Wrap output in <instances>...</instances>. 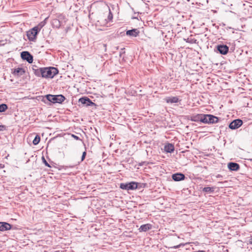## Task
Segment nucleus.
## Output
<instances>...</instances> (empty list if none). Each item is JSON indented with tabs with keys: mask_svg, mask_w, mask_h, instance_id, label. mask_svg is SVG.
Returning <instances> with one entry per match:
<instances>
[{
	"mask_svg": "<svg viewBox=\"0 0 252 252\" xmlns=\"http://www.w3.org/2000/svg\"><path fill=\"white\" fill-rule=\"evenodd\" d=\"M184 245H185L184 244H180L178 245L174 246L172 247L171 248L175 249H178L182 246H184Z\"/></svg>",
	"mask_w": 252,
	"mask_h": 252,
	"instance_id": "obj_25",
	"label": "nucleus"
},
{
	"mask_svg": "<svg viewBox=\"0 0 252 252\" xmlns=\"http://www.w3.org/2000/svg\"><path fill=\"white\" fill-rule=\"evenodd\" d=\"M4 126L2 125H0V131L2 130V128H3Z\"/></svg>",
	"mask_w": 252,
	"mask_h": 252,
	"instance_id": "obj_31",
	"label": "nucleus"
},
{
	"mask_svg": "<svg viewBox=\"0 0 252 252\" xmlns=\"http://www.w3.org/2000/svg\"><path fill=\"white\" fill-rule=\"evenodd\" d=\"M202 120L203 123L205 124L217 123L219 121V119L218 117L212 115L208 114L204 115L203 119Z\"/></svg>",
	"mask_w": 252,
	"mask_h": 252,
	"instance_id": "obj_5",
	"label": "nucleus"
},
{
	"mask_svg": "<svg viewBox=\"0 0 252 252\" xmlns=\"http://www.w3.org/2000/svg\"><path fill=\"white\" fill-rule=\"evenodd\" d=\"M172 179L175 181H180L184 180L185 178V175L183 173H177L172 175Z\"/></svg>",
	"mask_w": 252,
	"mask_h": 252,
	"instance_id": "obj_10",
	"label": "nucleus"
},
{
	"mask_svg": "<svg viewBox=\"0 0 252 252\" xmlns=\"http://www.w3.org/2000/svg\"><path fill=\"white\" fill-rule=\"evenodd\" d=\"M58 72V70L54 67H43V78H52Z\"/></svg>",
	"mask_w": 252,
	"mask_h": 252,
	"instance_id": "obj_3",
	"label": "nucleus"
},
{
	"mask_svg": "<svg viewBox=\"0 0 252 252\" xmlns=\"http://www.w3.org/2000/svg\"><path fill=\"white\" fill-rule=\"evenodd\" d=\"M204 114H198L195 116H193L191 118V121L194 122H198L200 121L203 123V119Z\"/></svg>",
	"mask_w": 252,
	"mask_h": 252,
	"instance_id": "obj_17",
	"label": "nucleus"
},
{
	"mask_svg": "<svg viewBox=\"0 0 252 252\" xmlns=\"http://www.w3.org/2000/svg\"><path fill=\"white\" fill-rule=\"evenodd\" d=\"M11 225L7 222H0V231H4L11 229Z\"/></svg>",
	"mask_w": 252,
	"mask_h": 252,
	"instance_id": "obj_11",
	"label": "nucleus"
},
{
	"mask_svg": "<svg viewBox=\"0 0 252 252\" xmlns=\"http://www.w3.org/2000/svg\"><path fill=\"white\" fill-rule=\"evenodd\" d=\"M202 191L207 193H212L214 191V189L211 187H205L203 189Z\"/></svg>",
	"mask_w": 252,
	"mask_h": 252,
	"instance_id": "obj_20",
	"label": "nucleus"
},
{
	"mask_svg": "<svg viewBox=\"0 0 252 252\" xmlns=\"http://www.w3.org/2000/svg\"><path fill=\"white\" fill-rule=\"evenodd\" d=\"M42 161L44 163V164L48 166V167H50L51 166L49 165V164L47 162V161L46 160V159H45L44 157H42Z\"/></svg>",
	"mask_w": 252,
	"mask_h": 252,
	"instance_id": "obj_24",
	"label": "nucleus"
},
{
	"mask_svg": "<svg viewBox=\"0 0 252 252\" xmlns=\"http://www.w3.org/2000/svg\"><path fill=\"white\" fill-rule=\"evenodd\" d=\"M108 18H110V19L112 18V15L111 12L109 13V15L108 16Z\"/></svg>",
	"mask_w": 252,
	"mask_h": 252,
	"instance_id": "obj_29",
	"label": "nucleus"
},
{
	"mask_svg": "<svg viewBox=\"0 0 252 252\" xmlns=\"http://www.w3.org/2000/svg\"><path fill=\"white\" fill-rule=\"evenodd\" d=\"M103 47L105 48V51H106V44H104L103 45Z\"/></svg>",
	"mask_w": 252,
	"mask_h": 252,
	"instance_id": "obj_32",
	"label": "nucleus"
},
{
	"mask_svg": "<svg viewBox=\"0 0 252 252\" xmlns=\"http://www.w3.org/2000/svg\"><path fill=\"white\" fill-rule=\"evenodd\" d=\"M164 150L167 153H171L174 151V146L172 144H167L164 146Z\"/></svg>",
	"mask_w": 252,
	"mask_h": 252,
	"instance_id": "obj_16",
	"label": "nucleus"
},
{
	"mask_svg": "<svg viewBox=\"0 0 252 252\" xmlns=\"http://www.w3.org/2000/svg\"><path fill=\"white\" fill-rule=\"evenodd\" d=\"M79 102L86 106H91L94 104L90 98L87 97H82L79 99Z\"/></svg>",
	"mask_w": 252,
	"mask_h": 252,
	"instance_id": "obj_8",
	"label": "nucleus"
},
{
	"mask_svg": "<svg viewBox=\"0 0 252 252\" xmlns=\"http://www.w3.org/2000/svg\"><path fill=\"white\" fill-rule=\"evenodd\" d=\"M250 244H252V238L250 241Z\"/></svg>",
	"mask_w": 252,
	"mask_h": 252,
	"instance_id": "obj_33",
	"label": "nucleus"
},
{
	"mask_svg": "<svg viewBox=\"0 0 252 252\" xmlns=\"http://www.w3.org/2000/svg\"><path fill=\"white\" fill-rule=\"evenodd\" d=\"M179 100V98L177 96L168 97L165 98V101L168 103H177Z\"/></svg>",
	"mask_w": 252,
	"mask_h": 252,
	"instance_id": "obj_14",
	"label": "nucleus"
},
{
	"mask_svg": "<svg viewBox=\"0 0 252 252\" xmlns=\"http://www.w3.org/2000/svg\"><path fill=\"white\" fill-rule=\"evenodd\" d=\"M43 25L44 24L41 25L40 27V25L37 26H35L27 32V36L30 41H35L36 36Z\"/></svg>",
	"mask_w": 252,
	"mask_h": 252,
	"instance_id": "obj_2",
	"label": "nucleus"
},
{
	"mask_svg": "<svg viewBox=\"0 0 252 252\" xmlns=\"http://www.w3.org/2000/svg\"><path fill=\"white\" fill-rule=\"evenodd\" d=\"M7 109V106L5 104L0 105V112H3Z\"/></svg>",
	"mask_w": 252,
	"mask_h": 252,
	"instance_id": "obj_23",
	"label": "nucleus"
},
{
	"mask_svg": "<svg viewBox=\"0 0 252 252\" xmlns=\"http://www.w3.org/2000/svg\"><path fill=\"white\" fill-rule=\"evenodd\" d=\"M65 97L62 94H47L45 95V96L42 98V101L45 103H46V101H48L53 103H62L65 100Z\"/></svg>",
	"mask_w": 252,
	"mask_h": 252,
	"instance_id": "obj_1",
	"label": "nucleus"
},
{
	"mask_svg": "<svg viewBox=\"0 0 252 252\" xmlns=\"http://www.w3.org/2000/svg\"><path fill=\"white\" fill-rule=\"evenodd\" d=\"M145 163H146V162H143L139 163V165L142 166V165H144Z\"/></svg>",
	"mask_w": 252,
	"mask_h": 252,
	"instance_id": "obj_30",
	"label": "nucleus"
},
{
	"mask_svg": "<svg viewBox=\"0 0 252 252\" xmlns=\"http://www.w3.org/2000/svg\"><path fill=\"white\" fill-rule=\"evenodd\" d=\"M21 58L27 61L29 63H32L33 62L32 56L28 51H23L21 53Z\"/></svg>",
	"mask_w": 252,
	"mask_h": 252,
	"instance_id": "obj_7",
	"label": "nucleus"
},
{
	"mask_svg": "<svg viewBox=\"0 0 252 252\" xmlns=\"http://www.w3.org/2000/svg\"><path fill=\"white\" fill-rule=\"evenodd\" d=\"M25 72V71L23 68H15L13 71V74L17 76H21L23 75Z\"/></svg>",
	"mask_w": 252,
	"mask_h": 252,
	"instance_id": "obj_18",
	"label": "nucleus"
},
{
	"mask_svg": "<svg viewBox=\"0 0 252 252\" xmlns=\"http://www.w3.org/2000/svg\"><path fill=\"white\" fill-rule=\"evenodd\" d=\"M216 177L218 178H221L222 177V176L220 175V174H218L217 176H216Z\"/></svg>",
	"mask_w": 252,
	"mask_h": 252,
	"instance_id": "obj_28",
	"label": "nucleus"
},
{
	"mask_svg": "<svg viewBox=\"0 0 252 252\" xmlns=\"http://www.w3.org/2000/svg\"><path fill=\"white\" fill-rule=\"evenodd\" d=\"M137 187L138 183L134 182H131L127 183H121L120 184L121 189L127 190L136 189Z\"/></svg>",
	"mask_w": 252,
	"mask_h": 252,
	"instance_id": "obj_4",
	"label": "nucleus"
},
{
	"mask_svg": "<svg viewBox=\"0 0 252 252\" xmlns=\"http://www.w3.org/2000/svg\"><path fill=\"white\" fill-rule=\"evenodd\" d=\"M43 67L36 69H34V73L35 75L38 77L41 76L42 77H43Z\"/></svg>",
	"mask_w": 252,
	"mask_h": 252,
	"instance_id": "obj_19",
	"label": "nucleus"
},
{
	"mask_svg": "<svg viewBox=\"0 0 252 252\" xmlns=\"http://www.w3.org/2000/svg\"><path fill=\"white\" fill-rule=\"evenodd\" d=\"M86 155V152H84L83 153V154H82V156L81 161H83L85 159Z\"/></svg>",
	"mask_w": 252,
	"mask_h": 252,
	"instance_id": "obj_26",
	"label": "nucleus"
},
{
	"mask_svg": "<svg viewBox=\"0 0 252 252\" xmlns=\"http://www.w3.org/2000/svg\"><path fill=\"white\" fill-rule=\"evenodd\" d=\"M243 124V121L240 119H236L231 122L229 127L231 129H236L240 127Z\"/></svg>",
	"mask_w": 252,
	"mask_h": 252,
	"instance_id": "obj_6",
	"label": "nucleus"
},
{
	"mask_svg": "<svg viewBox=\"0 0 252 252\" xmlns=\"http://www.w3.org/2000/svg\"><path fill=\"white\" fill-rule=\"evenodd\" d=\"M228 168L231 171H238L240 168V165L235 162H229L228 164Z\"/></svg>",
	"mask_w": 252,
	"mask_h": 252,
	"instance_id": "obj_12",
	"label": "nucleus"
},
{
	"mask_svg": "<svg viewBox=\"0 0 252 252\" xmlns=\"http://www.w3.org/2000/svg\"><path fill=\"white\" fill-rule=\"evenodd\" d=\"M139 33V31L136 29L128 30L126 32V34L127 35H129V36H133V37L137 36L138 35Z\"/></svg>",
	"mask_w": 252,
	"mask_h": 252,
	"instance_id": "obj_13",
	"label": "nucleus"
},
{
	"mask_svg": "<svg viewBox=\"0 0 252 252\" xmlns=\"http://www.w3.org/2000/svg\"><path fill=\"white\" fill-rule=\"evenodd\" d=\"M40 136L39 135H37L34 137V138L32 141V143H33V145H36L39 143V142H40Z\"/></svg>",
	"mask_w": 252,
	"mask_h": 252,
	"instance_id": "obj_21",
	"label": "nucleus"
},
{
	"mask_svg": "<svg viewBox=\"0 0 252 252\" xmlns=\"http://www.w3.org/2000/svg\"><path fill=\"white\" fill-rule=\"evenodd\" d=\"M72 136L73 137H74V138L75 139H76V140H79V137H78L77 136H76V135H74V134H72Z\"/></svg>",
	"mask_w": 252,
	"mask_h": 252,
	"instance_id": "obj_27",
	"label": "nucleus"
},
{
	"mask_svg": "<svg viewBox=\"0 0 252 252\" xmlns=\"http://www.w3.org/2000/svg\"><path fill=\"white\" fill-rule=\"evenodd\" d=\"M217 49L219 53L222 55H226L229 50L228 47L226 45H219Z\"/></svg>",
	"mask_w": 252,
	"mask_h": 252,
	"instance_id": "obj_9",
	"label": "nucleus"
},
{
	"mask_svg": "<svg viewBox=\"0 0 252 252\" xmlns=\"http://www.w3.org/2000/svg\"><path fill=\"white\" fill-rule=\"evenodd\" d=\"M53 25L55 26L56 27L59 28L61 25H60V22L59 20L58 19H54L53 21Z\"/></svg>",
	"mask_w": 252,
	"mask_h": 252,
	"instance_id": "obj_22",
	"label": "nucleus"
},
{
	"mask_svg": "<svg viewBox=\"0 0 252 252\" xmlns=\"http://www.w3.org/2000/svg\"><path fill=\"white\" fill-rule=\"evenodd\" d=\"M152 225L151 224L147 223L145 224L142 225L139 230L140 232L144 231L146 232L152 228Z\"/></svg>",
	"mask_w": 252,
	"mask_h": 252,
	"instance_id": "obj_15",
	"label": "nucleus"
}]
</instances>
